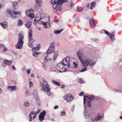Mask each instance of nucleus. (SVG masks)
<instances>
[{"label": "nucleus", "instance_id": "nucleus-1", "mask_svg": "<svg viewBox=\"0 0 122 122\" xmlns=\"http://www.w3.org/2000/svg\"><path fill=\"white\" fill-rule=\"evenodd\" d=\"M77 55L81 64L85 67L81 71V72L86 71L87 69L86 67L88 66L93 67L96 63V61L93 59L98 57L97 53L92 51L82 54L79 50L77 53Z\"/></svg>", "mask_w": 122, "mask_h": 122}, {"label": "nucleus", "instance_id": "nucleus-2", "mask_svg": "<svg viewBox=\"0 0 122 122\" xmlns=\"http://www.w3.org/2000/svg\"><path fill=\"white\" fill-rule=\"evenodd\" d=\"M68 0H52L51 2L52 4L53 5L54 12L56 13L57 12L61 10V5L62 3L68 1Z\"/></svg>", "mask_w": 122, "mask_h": 122}, {"label": "nucleus", "instance_id": "nucleus-3", "mask_svg": "<svg viewBox=\"0 0 122 122\" xmlns=\"http://www.w3.org/2000/svg\"><path fill=\"white\" fill-rule=\"evenodd\" d=\"M55 44V42H53L50 44L49 48L46 52V54L44 55L45 62L51 61L52 60V58H49L48 56L50 53H51L54 51H55L54 47Z\"/></svg>", "mask_w": 122, "mask_h": 122}, {"label": "nucleus", "instance_id": "nucleus-4", "mask_svg": "<svg viewBox=\"0 0 122 122\" xmlns=\"http://www.w3.org/2000/svg\"><path fill=\"white\" fill-rule=\"evenodd\" d=\"M18 43L15 45L16 48L20 49L23 46L24 41V36L22 33L20 32L18 34Z\"/></svg>", "mask_w": 122, "mask_h": 122}, {"label": "nucleus", "instance_id": "nucleus-5", "mask_svg": "<svg viewBox=\"0 0 122 122\" xmlns=\"http://www.w3.org/2000/svg\"><path fill=\"white\" fill-rule=\"evenodd\" d=\"M87 97L88 98L87 99V106L88 107H90L91 106L90 103L94 99L95 97L93 95H92L91 96L84 95L83 96V99L84 106H86V98Z\"/></svg>", "mask_w": 122, "mask_h": 122}, {"label": "nucleus", "instance_id": "nucleus-6", "mask_svg": "<svg viewBox=\"0 0 122 122\" xmlns=\"http://www.w3.org/2000/svg\"><path fill=\"white\" fill-rule=\"evenodd\" d=\"M63 66L64 65L62 64V62H60L59 63L57 64L56 66V68L58 70V71L59 72H62L64 71H66V68L64 69V71L63 70L64 68Z\"/></svg>", "mask_w": 122, "mask_h": 122}, {"label": "nucleus", "instance_id": "nucleus-7", "mask_svg": "<svg viewBox=\"0 0 122 122\" xmlns=\"http://www.w3.org/2000/svg\"><path fill=\"white\" fill-rule=\"evenodd\" d=\"M29 30L28 37L29 43H33L34 40L32 38V31L31 28L29 29Z\"/></svg>", "mask_w": 122, "mask_h": 122}, {"label": "nucleus", "instance_id": "nucleus-8", "mask_svg": "<svg viewBox=\"0 0 122 122\" xmlns=\"http://www.w3.org/2000/svg\"><path fill=\"white\" fill-rule=\"evenodd\" d=\"M104 32L109 36L110 39L112 41H115V39L113 37L115 35L114 32H113L111 33H110L109 32L106 30H104Z\"/></svg>", "mask_w": 122, "mask_h": 122}, {"label": "nucleus", "instance_id": "nucleus-9", "mask_svg": "<svg viewBox=\"0 0 122 122\" xmlns=\"http://www.w3.org/2000/svg\"><path fill=\"white\" fill-rule=\"evenodd\" d=\"M64 98L66 100L67 102H71L73 99L72 95L70 94L65 96Z\"/></svg>", "mask_w": 122, "mask_h": 122}, {"label": "nucleus", "instance_id": "nucleus-10", "mask_svg": "<svg viewBox=\"0 0 122 122\" xmlns=\"http://www.w3.org/2000/svg\"><path fill=\"white\" fill-rule=\"evenodd\" d=\"M86 106H84V113L85 117L87 119L90 118V115L87 112V110L86 107Z\"/></svg>", "mask_w": 122, "mask_h": 122}, {"label": "nucleus", "instance_id": "nucleus-11", "mask_svg": "<svg viewBox=\"0 0 122 122\" xmlns=\"http://www.w3.org/2000/svg\"><path fill=\"white\" fill-rule=\"evenodd\" d=\"M36 2V6L37 8L41 7L42 5V2L41 0H35Z\"/></svg>", "mask_w": 122, "mask_h": 122}, {"label": "nucleus", "instance_id": "nucleus-12", "mask_svg": "<svg viewBox=\"0 0 122 122\" xmlns=\"http://www.w3.org/2000/svg\"><path fill=\"white\" fill-rule=\"evenodd\" d=\"M69 56H68L63 59L62 63L64 66L67 65L68 66V61L69 60Z\"/></svg>", "mask_w": 122, "mask_h": 122}, {"label": "nucleus", "instance_id": "nucleus-13", "mask_svg": "<svg viewBox=\"0 0 122 122\" xmlns=\"http://www.w3.org/2000/svg\"><path fill=\"white\" fill-rule=\"evenodd\" d=\"M17 87L16 86H9L7 87V89L10 90L11 92L15 91H16Z\"/></svg>", "mask_w": 122, "mask_h": 122}, {"label": "nucleus", "instance_id": "nucleus-14", "mask_svg": "<svg viewBox=\"0 0 122 122\" xmlns=\"http://www.w3.org/2000/svg\"><path fill=\"white\" fill-rule=\"evenodd\" d=\"M45 15L42 13H40V14H37L36 15L34 20H37L36 19H39V18H40L41 17L42 18H43L44 17Z\"/></svg>", "mask_w": 122, "mask_h": 122}, {"label": "nucleus", "instance_id": "nucleus-15", "mask_svg": "<svg viewBox=\"0 0 122 122\" xmlns=\"http://www.w3.org/2000/svg\"><path fill=\"white\" fill-rule=\"evenodd\" d=\"M12 63V61L8 60H5L3 63V64L5 65L6 66L9 65L10 66Z\"/></svg>", "mask_w": 122, "mask_h": 122}, {"label": "nucleus", "instance_id": "nucleus-16", "mask_svg": "<svg viewBox=\"0 0 122 122\" xmlns=\"http://www.w3.org/2000/svg\"><path fill=\"white\" fill-rule=\"evenodd\" d=\"M6 15H7L8 14H9L10 15V16L12 18H13V17H14V16L13 15H12L13 14V13L12 12H11L10 11V10L9 9H7L6 10Z\"/></svg>", "mask_w": 122, "mask_h": 122}, {"label": "nucleus", "instance_id": "nucleus-17", "mask_svg": "<svg viewBox=\"0 0 122 122\" xmlns=\"http://www.w3.org/2000/svg\"><path fill=\"white\" fill-rule=\"evenodd\" d=\"M103 115H102L97 116L95 117L96 122H97L99 120L103 119Z\"/></svg>", "mask_w": 122, "mask_h": 122}, {"label": "nucleus", "instance_id": "nucleus-18", "mask_svg": "<svg viewBox=\"0 0 122 122\" xmlns=\"http://www.w3.org/2000/svg\"><path fill=\"white\" fill-rule=\"evenodd\" d=\"M89 23L91 25L93 26H94L96 25L94 20L93 18L90 20Z\"/></svg>", "mask_w": 122, "mask_h": 122}, {"label": "nucleus", "instance_id": "nucleus-19", "mask_svg": "<svg viewBox=\"0 0 122 122\" xmlns=\"http://www.w3.org/2000/svg\"><path fill=\"white\" fill-rule=\"evenodd\" d=\"M0 25L4 29L6 28L7 27V25L6 22H3L0 23Z\"/></svg>", "mask_w": 122, "mask_h": 122}, {"label": "nucleus", "instance_id": "nucleus-20", "mask_svg": "<svg viewBox=\"0 0 122 122\" xmlns=\"http://www.w3.org/2000/svg\"><path fill=\"white\" fill-rule=\"evenodd\" d=\"M69 60L68 61V67H69L70 64L73 63V62L74 61V60L73 58H70L69 56Z\"/></svg>", "mask_w": 122, "mask_h": 122}, {"label": "nucleus", "instance_id": "nucleus-21", "mask_svg": "<svg viewBox=\"0 0 122 122\" xmlns=\"http://www.w3.org/2000/svg\"><path fill=\"white\" fill-rule=\"evenodd\" d=\"M43 80L44 84L45 86V87L46 89V88L47 87H50V86L48 85L47 81L43 78Z\"/></svg>", "mask_w": 122, "mask_h": 122}, {"label": "nucleus", "instance_id": "nucleus-22", "mask_svg": "<svg viewBox=\"0 0 122 122\" xmlns=\"http://www.w3.org/2000/svg\"><path fill=\"white\" fill-rule=\"evenodd\" d=\"M54 54L53 59L54 61H55L59 53L57 51H54Z\"/></svg>", "mask_w": 122, "mask_h": 122}, {"label": "nucleus", "instance_id": "nucleus-23", "mask_svg": "<svg viewBox=\"0 0 122 122\" xmlns=\"http://www.w3.org/2000/svg\"><path fill=\"white\" fill-rule=\"evenodd\" d=\"M46 91H45L43 92H47V94L49 96H50L51 95V94L50 92V87H47L46 88Z\"/></svg>", "mask_w": 122, "mask_h": 122}, {"label": "nucleus", "instance_id": "nucleus-24", "mask_svg": "<svg viewBox=\"0 0 122 122\" xmlns=\"http://www.w3.org/2000/svg\"><path fill=\"white\" fill-rule=\"evenodd\" d=\"M48 24H49V25L47 24V23L46 22H44L42 24L43 25V26L44 28H49L50 27V24L49 22H47Z\"/></svg>", "mask_w": 122, "mask_h": 122}, {"label": "nucleus", "instance_id": "nucleus-25", "mask_svg": "<svg viewBox=\"0 0 122 122\" xmlns=\"http://www.w3.org/2000/svg\"><path fill=\"white\" fill-rule=\"evenodd\" d=\"M32 24V23L31 21H28L27 22L25 25L28 28H29L31 26Z\"/></svg>", "mask_w": 122, "mask_h": 122}, {"label": "nucleus", "instance_id": "nucleus-26", "mask_svg": "<svg viewBox=\"0 0 122 122\" xmlns=\"http://www.w3.org/2000/svg\"><path fill=\"white\" fill-rule=\"evenodd\" d=\"M51 82L54 84L58 86H61V84L59 82L55 81L54 80H51Z\"/></svg>", "mask_w": 122, "mask_h": 122}, {"label": "nucleus", "instance_id": "nucleus-27", "mask_svg": "<svg viewBox=\"0 0 122 122\" xmlns=\"http://www.w3.org/2000/svg\"><path fill=\"white\" fill-rule=\"evenodd\" d=\"M40 53L37 51H34L33 52V55L35 57H38V55L39 54H40Z\"/></svg>", "mask_w": 122, "mask_h": 122}, {"label": "nucleus", "instance_id": "nucleus-28", "mask_svg": "<svg viewBox=\"0 0 122 122\" xmlns=\"http://www.w3.org/2000/svg\"><path fill=\"white\" fill-rule=\"evenodd\" d=\"M63 30L64 29H62L61 30H55L54 31L53 34H59L61 32L62 30Z\"/></svg>", "mask_w": 122, "mask_h": 122}, {"label": "nucleus", "instance_id": "nucleus-29", "mask_svg": "<svg viewBox=\"0 0 122 122\" xmlns=\"http://www.w3.org/2000/svg\"><path fill=\"white\" fill-rule=\"evenodd\" d=\"M17 22H18L17 25L18 26H21L23 24V21L20 19H19Z\"/></svg>", "mask_w": 122, "mask_h": 122}, {"label": "nucleus", "instance_id": "nucleus-30", "mask_svg": "<svg viewBox=\"0 0 122 122\" xmlns=\"http://www.w3.org/2000/svg\"><path fill=\"white\" fill-rule=\"evenodd\" d=\"M40 46L39 45H37V46L36 47H34L32 48V50L33 51H34L38 50L40 49Z\"/></svg>", "mask_w": 122, "mask_h": 122}, {"label": "nucleus", "instance_id": "nucleus-31", "mask_svg": "<svg viewBox=\"0 0 122 122\" xmlns=\"http://www.w3.org/2000/svg\"><path fill=\"white\" fill-rule=\"evenodd\" d=\"M40 85L41 87H42V90L43 92H44L46 91V88L44 84L43 83L41 82L40 83Z\"/></svg>", "mask_w": 122, "mask_h": 122}, {"label": "nucleus", "instance_id": "nucleus-32", "mask_svg": "<svg viewBox=\"0 0 122 122\" xmlns=\"http://www.w3.org/2000/svg\"><path fill=\"white\" fill-rule=\"evenodd\" d=\"M35 103L38 106H39L40 105L41 102L39 98L37 97L36 98Z\"/></svg>", "mask_w": 122, "mask_h": 122}, {"label": "nucleus", "instance_id": "nucleus-33", "mask_svg": "<svg viewBox=\"0 0 122 122\" xmlns=\"http://www.w3.org/2000/svg\"><path fill=\"white\" fill-rule=\"evenodd\" d=\"M38 91L36 90H35L33 91V96L34 97H37V96Z\"/></svg>", "mask_w": 122, "mask_h": 122}, {"label": "nucleus", "instance_id": "nucleus-34", "mask_svg": "<svg viewBox=\"0 0 122 122\" xmlns=\"http://www.w3.org/2000/svg\"><path fill=\"white\" fill-rule=\"evenodd\" d=\"M24 106L25 107H28L30 105V103L28 102H25L24 104Z\"/></svg>", "mask_w": 122, "mask_h": 122}, {"label": "nucleus", "instance_id": "nucleus-35", "mask_svg": "<svg viewBox=\"0 0 122 122\" xmlns=\"http://www.w3.org/2000/svg\"><path fill=\"white\" fill-rule=\"evenodd\" d=\"M42 18L41 17L40 18H39V19H37V22L38 23H39L40 24H42L44 22H43L42 21L40 20L42 19Z\"/></svg>", "mask_w": 122, "mask_h": 122}, {"label": "nucleus", "instance_id": "nucleus-36", "mask_svg": "<svg viewBox=\"0 0 122 122\" xmlns=\"http://www.w3.org/2000/svg\"><path fill=\"white\" fill-rule=\"evenodd\" d=\"M46 113V112L45 110H43L42 112H41L40 115H39L44 117L45 116Z\"/></svg>", "mask_w": 122, "mask_h": 122}, {"label": "nucleus", "instance_id": "nucleus-37", "mask_svg": "<svg viewBox=\"0 0 122 122\" xmlns=\"http://www.w3.org/2000/svg\"><path fill=\"white\" fill-rule=\"evenodd\" d=\"M44 117L39 115V120L41 122L44 119Z\"/></svg>", "mask_w": 122, "mask_h": 122}, {"label": "nucleus", "instance_id": "nucleus-38", "mask_svg": "<svg viewBox=\"0 0 122 122\" xmlns=\"http://www.w3.org/2000/svg\"><path fill=\"white\" fill-rule=\"evenodd\" d=\"M28 16L31 17V19H33L34 16V15L32 13H29Z\"/></svg>", "mask_w": 122, "mask_h": 122}, {"label": "nucleus", "instance_id": "nucleus-39", "mask_svg": "<svg viewBox=\"0 0 122 122\" xmlns=\"http://www.w3.org/2000/svg\"><path fill=\"white\" fill-rule=\"evenodd\" d=\"M33 10L32 9H30L28 10H26L25 11V13L27 16H28V14L30 13V12L31 11Z\"/></svg>", "mask_w": 122, "mask_h": 122}, {"label": "nucleus", "instance_id": "nucleus-40", "mask_svg": "<svg viewBox=\"0 0 122 122\" xmlns=\"http://www.w3.org/2000/svg\"><path fill=\"white\" fill-rule=\"evenodd\" d=\"M66 115V113L65 111L63 110L61 112V115L62 116H65Z\"/></svg>", "mask_w": 122, "mask_h": 122}, {"label": "nucleus", "instance_id": "nucleus-41", "mask_svg": "<svg viewBox=\"0 0 122 122\" xmlns=\"http://www.w3.org/2000/svg\"><path fill=\"white\" fill-rule=\"evenodd\" d=\"M83 9L82 7H78L77 8V10L78 11H82L83 10Z\"/></svg>", "mask_w": 122, "mask_h": 122}, {"label": "nucleus", "instance_id": "nucleus-42", "mask_svg": "<svg viewBox=\"0 0 122 122\" xmlns=\"http://www.w3.org/2000/svg\"><path fill=\"white\" fill-rule=\"evenodd\" d=\"M12 12H13V13H14L13 14L15 15H17L19 14L20 15V13H21V12L20 11L15 12L14 11H12Z\"/></svg>", "mask_w": 122, "mask_h": 122}, {"label": "nucleus", "instance_id": "nucleus-43", "mask_svg": "<svg viewBox=\"0 0 122 122\" xmlns=\"http://www.w3.org/2000/svg\"><path fill=\"white\" fill-rule=\"evenodd\" d=\"M114 92H118L120 93H122V90H115L114 91Z\"/></svg>", "mask_w": 122, "mask_h": 122}, {"label": "nucleus", "instance_id": "nucleus-44", "mask_svg": "<svg viewBox=\"0 0 122 122\" xmlns=\"http://www.w3.org/2000/svg\"><path fill=\"white\" fill-rule=\"evenodd\" d=\"M76 3L75 2H71V8H73V7L74 5Z\"/></svg>", "mask_w": 122, "mask_h": 122}, {"label": "nucleus", "instance_id": "nucleus-45", "mask_svg": "<svg viewBox=\"0 0 122 122\" xmlns=\"http://www.w3.org/2000/svg\"><path fill=\"white\" fill-rule=\"evenodd\" d=\"M96 3L95 2L93 1L91 3V5L93 7L96 5Z\"/></svg>", "mask_w": 122, "mask_h": 122}, {"label": "nucleus", "instance_id": "nucleus-46", "mask_svg": "<svg viewBox=\"0 0 122 122\" xmlns=\"http://www.w3.org/2000/svg\"><path fill=\"white\" fill-rule=\"evenodd\" d=\"M12 4L14 7H16L18 5L17 3L16 2H14Z\"/></svg>", "mask_w": 122, "mask_h": 122}, {"label": "nucleus", "instance_id": "nucleus-47", "mask_svg": "<svg viewBox=\"0 0 122 122\" xmlns=\"http://www.w3.org/2000/svg\"><path fill=\"white\" fill-rule=\"evenodd\" d=\"M73 63L74 64V67L75 68H77L78 66V64H76V62L74 61L73 62Z\"/></svg>", "mask_w": 122, "mask_h": 122}, {"label": "nucleus", "instance_id": "nucleus-48", "mask_svg": "<svg viewBox=\"0 0 122 122\" xmlns=\"http://www.w3.org/2000/svg\"><path fill=\"white\" fill-rule=\"evenodd\" d=\"M31 116L30 115H29V118H30V119L29 120V121L30 122H31L32 121V118L31 117Z\"/></svg>", "mask_w": 122, "mask_h": 122}, {"label": "nucleus", "instance_id": "nucleus-49", "mask_svg": "<svg viewBox=\"0 0 122 122\" xmlns=\"http://www.w3.org/2000/svg\"><path fill=\"white\" fill-rule=\"evenodd\" d=\"M74 107H75V105H73L72 106L71 108V111L72 112H73L74 111Z\"/></svg>", "mask_w": 122, "mask_h": 122}, {"label": "nucleus", "instance_id": "nucleus-50", "mask_svg": "<svg viewBox=\"0 0 122 122\" xmlns=\"http://www.w3.org/2000/svg\"><path fill=\"white\" fill-rule=\"evenodd\" d=\"M79 82L81 83H82L84 82V81L82 80L81 79H79Z\"/></svg>", "mask_w": 122, "mask_h": 122}, {"label": "nucleus", "instance_id": "nucleus-51", "mask_svg": "<svg viewBox=\"0 0 122 122\" xmlns=\"http://www.w3.org/2000/svg\"><path fill=\"white\" fill-rule=\"evenodd\" d=\"M35 113V112L34 111L31 112H30L29 115L31 116L32 115H34Z\"/></svg>", "mask_w": 122, "mask_h": 122}, {"label": "nucleus", "instance_id": "nucleus-52", "mask_svg": "<svg viewBox=\"0 0 122 122\" xmlns=\"http://www.w3.org/2000/svg\"><path fill=\"white\" fill-rule=\"evenodd\" d=\"M91 121L92 122H95V118H93L91 119Z\"/></svg>", "mask_w": 122, "mask_h": 122}, {"label": "nucleus", "instance_id": "nucleus-53", "mask_svg": "<svg viewBox=\"0 0 122 122\" xmlns=\"http://www.w3.org/2000/svg\"><path fill=\"white\" fill-rule=\"evenodd\" d=\"M29 43V46L30 47H32L33 46V44L32 43Z\"/></svg>", "mask_w": 122, "mask_h": 122}, {"label": "nucleus", "instance_id": "nucleus-54", "mask_svg": "<svg viewBox=\"0 0 122 122\" xmlns=\"http://www.w3.org/2000/svg\"><path fill=\"white\" fill-rule=\"evenodd\" d=\"M4 47V45L2 44H0V48L2 49V48Z\"/></svg>", "mask_w": 122, "mask_h": 122}, {"label": "nucleus", "instance_id": "nucleus-55", "mask_svg": "<svg viewBox=\"0 0 122 122\" xmlns=\"http://www.w3.org/2000/svg\"><path fill=\"white\" fill-rule=\"evenodd\" d=\"M12 67V69L14 70H16V68L15 67L14 65H12V66H11Z\"/></svg>", "mask_w": 122, "mask_h": 122}, {"label": "nucleus", "instance_id": "nucleus-56", "mask_svg": "<svg viewBox=\"0 0 122 122\" xmlns=\"http://www.w3.org/2000/svg\"><path fill=\"white\" fill-rule=\"evenodd\" d=\"M58 108V105H55L54 106V109H56Z\"/></svg>", "mask_w": 122, "mask_h": 122}, {"label": "nucleus", "instance_id": "nucleus-57", "mask_svg": "<svg viewBox=\"0 0 122 122\" xmlns=\"http://www.w3.org/2000/svg\"><path fill=\"white\" fill-rule=\"evenodd\" d=\"M84 93L83 92H81V93H79V95L80 96H82L84 95Z\"/></svg>", "mask_w": 122, "mask_h": 122}, {"label": "nucleus", "instance_id": "nucleus-58", "mask_svg": "<svg viewBox=\"0 0 122 122\" xmlns=\"http://www.w3.org/2000/svg\"><path fill=\"white\" fill-rule=\"evenodd\" d=\"M25 93L27 95H29V90H27L25 92Z\"/></svg>", "mask_w": 122, "mask_h": 122}, {"label": "nucleus", "instance_id": "nucleus-59", "mask_svg": "<svg viewBox=\"0 0 122 122\" xmlns=\"http://www.w3.org/2000/svg\"><path fill=\"white\" fill-rule=\"evenodd\" d=\"M4 49L3 50V51L4 52H5L7 50V49L6 48L4 47Z\"/></svg>", "mask_w": 122, "mask_h": 122}, {"label": "nucleus", "instance_id": "nucleus-60", "mask_svg": "<svg viewBox=\"0 0 122 122\" xmlns=\"http://www.w3.org/2000/svg\"><path fill=\"white\" fill-rule=\"evenodd\" d=\"M86 7L88 8L89 7V3H87L86 4Z\"/></svg>", "mask_w": 122, "mask_h": 122}, {"label": "nucleus", "instance_id": "nucleus-61", "mask_svg": "<svg viewBox=\"0 0 122 122\" xmlns=\"http://www.w3.org/2000/svg\"><path fill=\"white\" fill-rule=\"evenodd\" d=\"M26 73L28 74H29L30 73V70H28L26 71Z\"/></svg>", "mask_w": 122, "mask_h": 122}, {"label": "nucleus", "instance_id": "nucleus-62", "mask_svg": "<svg viewBox=\"0 0 122 122\" xmlns=\"http://www.w3.org/2000/svg\"><path fill=\"white\" fill-rule=\"evenodd\" d=\"M61 88L62 89L64 88L65 87V85H61Z\"/></svg>", "mask_w": 122, "mask_h": 122}, {"label": "nucleus", "instance_id": "nucleus-63", "mask_svg": "<svg viewBox=\"0 0 122 122\" xmlns=\"http://www.w3.org/2000/svg\"><path fill=\"white\" fill-rule=\"evenodd\" d=\"M34 20L35 21L33 23H34V24L35 25H36V22H37V20Z\"/></svg>", "mask_w": 122, "mask_h": 122}, {"label": "nucleus", "instance_id": "nucleus-64", "mask_svg": "<svg viewBox=\"0 0 122 122\" xmlns=\"http://www.w3.org/2000/svg\"><path fill=\"white\" fill-rule=\"evenodd\" d=\"M79 20H80L79 18L78 17H77V18H76V20L78 22H79Z\"/></svg>", "mask_w": 122, "mask_h": 122}]
</instances>
